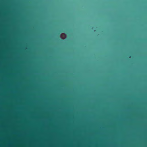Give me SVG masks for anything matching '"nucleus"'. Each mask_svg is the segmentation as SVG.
I'll list each match as a JSON object with an SVG mask.
<instances>
[{
    "mask_svg": "<svg viewBox=\"0 0 147 147\" xmlns=\"http://www.w3.org/2000/svg\"><path fill=\"white\" fill-rule=\"evenodd\" d=\"M120 144L121 143V142H120Z\"/></svg>",
    "mask_w": 147,
    "mask_h": 147,
    "instance_id": "obj_13",
    "label": "nucleus"
},
{
    "mask_svg": "<svg viewBox=\"0 0 147 147\" xmlns=\"http://www.w3.org/2000/svg\"><path fill=\"white\" fill-rule=\"evenodd\" d=\"M127 57L128 58H130L131 57L130 55H127Z\"/></svg>",
    "mask_w": 147,
    "mask_h": 147,
    "instance_id": "obj_4",
    "label": "nucleus"
},
{
    "mask_svg": "<svg viewBox=\"0 0 147 147\" xmlns=\"http://www.w3.org/2000/svg\"><path fill=\"white\" fill-rule=\"evenodd\" d=\"M120 119H121V117H120Z\"/></svg>",
    "mask_w": 147,
    "mask_h": 147,
    "instance_id": "obj_6",
    "label": "nucleus"
},
{
    "mask_svg": "<svg viewBox=\"0 0 147 147\" xmlns=\"http://www.w3.org/2000/svg\"><path fill=\"white\" fill-rule=\"evenodd\" d=\"M147 46V45H122L120 44V46Z\"/></svg>",
    "mask_w": 147,
    "mask_h": 147,
    "instance_id": "obj_3",
    "label": "nucleus"
},
{
    "mask_svg": "<svg viewBox=\"0 0 147 147\" xmlns=\"http://www.w3.org/2000/svg\"><path fill=\"white\" fill-rule=\"evenodd\" d=\"M120 119H121V117H120Z\"/></svg>",
    "mask_w": 147,
    "mask_h": 147,
    "instance_id": "obj_5",
    "label": "nucleus"
},
{
    "mask_svg": "<svg viewBox=\"0 0 147 147\" xmlns=\"http://www.w3.org/2000/svg\"><path fill=\"white\" fill-rule=\"evenodd\" d=\"M120 119H121V117H120Z\"/></svg>",
    "mask_w": 147,
    "mask_h": 147,
    "instance_id": "obj_7",
    "label": "nucleus"
},
{
    "mask_svg": "<svg viewBox=\"0 0 147 147\" xmlns=\"http://www.w3.org/2000/svg\"><path fill=\"white\" fill-rule=\"evenodd\" d=\"M120 137H121V135H120Z\"/></svg>",
    "mask_w": 147,
    "mask_h": 147,
    "instance_id": "obj_9",
    "label": "nucleus"
},
{
    "mask_svg": "<svg viewBox=\"0 0 147 147\" xmlns=\"http://www.w3.org/2000/svg\"><path fill=\"white\" fill-rule=\"evenodd\" d=\"M120 130L121 129H120Z\"/></svg>",
    "mask_w": 147,
    "mask_h": 147,
    "instance_id": "obj_12",
    "label": "nucleus"
},
{
    "mask_svg": "<svg viewBox=\"0 0 147 147\" xmlns=\"http://www.w3.org/2000/svg\"><path fill=\"white\" fill-rule=\"evenodd\" d=\"M120 124H121V123H120Z\"/></svg>",
    "mask_w": 147,
    "mask_h": 147,
    "instance_id": "obj_11",
    "label": "nucleus"
},
{
    "mask_svg": "<svg viewBox=\"0 0 147 147\" xmlns=\"http://www.w3.org/2000/svg\"><path fill=\"white\" fill-rule=\"evenodd\" d=\"M0 46H22V45H0Z\"/></svg>",
    "mask_w": 147,
    "mask_h": 147,
    "instance_id": "obj_2",
    "label": "nucleus"
},
{
    "mask_svg": "<svg viewBox=\"0 0 147 147\" xmlns=\"http://www.w3.org/2000/svg\"><path fill=\"white\" fill-rule=\"evenodd\" d=\"M120 137H121V135H120Z\"/></svg>",
    "mask_w": 147,
    "mask_h": 147,
    "instance_id": "obj_8",
    "label": "nucleus"
},
{
    "mask_svg": "<svg viewBox=\"0 0 147 147\" xmlns=\"http://www.w3.org/2000/svg\"><path fill=\"white\" fill-rule=\"evenodd\" d=\"M120 137H121V135H120Z\"/></svg>",
    "mask_w": 147,
    "mask_h": 147,
    "instance_id": "obj_10",
    "label": "nucleus"
},
{
    "mask_svg": "<svg viewBox=\"0 0 147 147\" xmlns=\"http://www.w3.org/2000/svg\"><path fill=\"white\" fill-rule=\"evenodd\" d=\"M123 48H147V47H121L120 46V49Z\"/></svg>",
    "mask_w": 147,
    "mask_h": 147,
    "instance_id": "obj_1",
    "label": "nucleus"
}]
</instances>
